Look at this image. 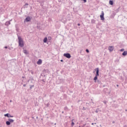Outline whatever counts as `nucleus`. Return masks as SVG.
<instances>
[{"label":"nucleus","instance_id":"1","mask_svg":"<svg viewBox=\"0 0 127 127\" xmlns=\"http://www.w3.org/2000/svg\"><path fill=\"white\" fill-rule=\"evenodd\" d=\"M18 42H19V46L20 47H23L24 46V44H23V40L20 36H18Z\"/></svg>","mask_w":127,"mask_h":127},{"label":"nucleus","instance_id":"2","mask_svg":"<svg viewBox=\"0 0 127 127\" xmlns=\"http://www.w3.org/2000/svg\"><path fill=\"white\" fill-rule=\"evenodd\" d=\"M99 72H100V70L99 69V68H96V74L95 75V76L94 78V81L96 82L97 81V79H98V76H99Z\"/></svg>","mask_w":127,"mask_h":127},{"label":"nucleus","instance_id":"3","mask_svg":"<svg viewBox=\"0 0 127 127\" xmlns=\"http://www.w3.org/2000/svg\"><path fill=\"white\" fill-rule=\"evenodd\" d=\"M64 56L66 58H68V59H70V58H71V55H70L69 53L64 54Z\"/></svg>","mask_w":127,"mask_h":127},{"label":"nucleus","instance_id":"4","mask_svg":"<svg viewBox=\"0 0 127 127\" xmlns=\"http://www.w3.org/2000/svg\"><path fill=\"white\" fill-rule=\"evenodd\" d=\"M105 14L104 13V11H102L101 14L100 15V18L101 20H105V17H104V15Z\"/></svg>","mask_w":127,"mask_h":127},{"label":"nucleus","instance_id":"5","mask_svg":"<svg viewBox=\"0 0 127 127\" xmlns=\"http://www.w3.org/2000/svg\"><path fill=\"white\" fill-rule=\"evenodd\" d=\"M31 20V18H30V17L28 16L27 17L25 20H24V22H28L29 21H30Z\"/></svg>","mask_w":127,"mask_h":127},{"label":"nucleus","instance_id":"6","mask_svg":"<svg viewBox=\"0 0 127 127\" xmlns=\"http://www.w3.org/2000/svg\"><path fill=\"white\" fill-rule=\"evenodd\" d=\"M108 49L110 51V52H112V51H113L114 50V47L113 46H110L109 48H108Z\"/></svg>","mask_w":127,"mask_h":127},{"label":"nucleus","instance_id":"7","mask_svg":"<svg viewBox=\"0 0 127 127\" xmlns=\"http://www.w3.org/2000/svg\"><path fill=\"white\" fill-rule=\"evenodd\" d=\"M37 64H38V65H41V64H42V60H41V59L39 60L37 62Z\"/></svg>","mask_w":127,"mask_h":127},{"label":"nucleus","instance_id":"8","mask_svg":"<svg viewBox=\"0 0 127 127\" xmlns=\"http://www.w3.org/2000/svg\"><path fill=\"white\" fill-rule=\"evenodd\" d=\"M4 117H7V118H13V116L9 115L8 114H6L4 115Z\"/></svg>","mask_w":127,"mask_h":127},{"label":"nucleus","instance_id":"9","mask_svg":"<svg viewBox=\"0 0 127 127\" xmlns=\"http://www.w3.org/2000/svg\"><path fill=\"white\" fill-rule=\"evenodd\" d=\"M109 4L113 5L114 4V1L112 0H109Z\"/></svg>","mask_w":127,"mask_h":127},{"label":"nucleus","instance_id":"10","mask_svg":"<svg viewBox=\"0 0 127 127\" xmlns=\"http://www.w3.org/2000/svg\"><path fill=\"white\" fill-rule=\"evenodd\" d=\"M8 122L10 123H13L14 122V120L11 119H8Z\"/></svg>","mask_w":127,"mask_h":127},{"label":"nucleus","instance_id":"11","mask_svg":"<svg viewBox=\"0 0 127 127\" xmlns=\"http://www.w3.org/2000/svg\"><path fill=\"white\" fill-rule=\"evenodd\" d=\"M122 55H123V56H126V55H127V51L124 52Z\"/></svg>","mask_w":127,"mask_h":127},{"label":"nucleus","instance_id":"12","mask_svg":"<svg viewBox=\"0 0 127 127\" xmlns=\"http://www.w3.org/2000/svg\"><path fill=\"white\" fill-rule=\"evenodd\" d=\"M28 6V3H26L25 5H24L23 7L24 8H27Z\"/></svg>","mask_w":127,"mask_h":127},{"label":"nucleus","instance_id":"13","mask_svg":"<svg viewBox=\"0 0 127 127\" xmlns=\"http://www.w3.org/2000/svg\"><path fill=\"white\" fill-rule=\"evenodd\" d=\"M10 24V21H7L5 23V25H9Z\"/></svg>","mask_w":127,"mask_h":127},{"label":"nucleus","instance_id":"14","mask_svg":"<svg viewBox=\"0 0 127 127\" xmlns=\"http://www.w3.org/2000/svg\"><path fill=\"white\" fill-rule=\"evenodd\" d=\"M43 42H44V43H46V42H47V38L45 37L44 39Z\"/></svg>","mask_w":127,"mask_h":127},{"label":"nucleus","instance_id":"15","mask_svg":"<svg viewBox=\"0 0 127 127\" xmlns=\"http://www.w3.org/2000/svg\"><path fill=\"white\" fill-rule=\"evenodd\" d=\"M23 52L24 53V54H28V53L27 52V51H26V50H24L23 51Z\"/></svg>","mask_w":127,"mask_h":127},{"label":"nucleus","instance_id":"16","mask_svg":"<svg viewBox=\"0 0 127 127\" xmlns=\"http://www.w3.org/2000/svg\"><path fill=\"white\" fill-rule=\"evenodd\" d=\"M6 125H7V126H9L10 125V123L9 121H7L6 122Z\"/></svg>","mask_w":127,"mask_h":127},{"label":"nucleus","instance_id":"17","mask_svg":"<svg viewBox=\"0 0 127 127\" xmlns=\"http://www.w3.org/2000/svg\"><path fill=\"white\" fill-rule=\"evenodd\" d=\"M74 122H72L71 123V126L73 127V126H74Z\"/></svg>","mask_w":127,"mask_h":127},{"label":"nucleus","instance_id":"18","mask_svg":"<svg viewBox=\"0 0 127 127\" xmlns=\"http://www.w3.org/2000/svg\"><path fill=\"white\" fill-rule=\"evenodd\" d=\"M86 52L87 53H89V50L86 49Z\"/></svg>","mask_w":127,"mask_h":127},{"label":"nucleus","instance_id":"19","mask_svg":"<svg viewBox=\"0 0 127 127\" xmlns=\"http://www.w3.org/2000/svg\"><path fill=\"white\" fill-rule=\"evenodd\" d=\"M124 50H125L124 49H122L120 50V51H121V52H123V51H124Z\"/></svg>","mask_w":127,"mask_h":127},{"label":"nucleus","instance_id":"20","mask_svg":"<svg viewBox=\"0 0 127 127\" xmlns=\"http://www.w3.org/2000/svg\"><path fill=\"white\" fill-rule=\"evenodd\" d=\"M84 2H87V0H83Z\"/></svg>","mask_w":127,"mask_h":127},{"label":"nucleus","instance_id":"21","mask_svg":"<svg viewBox=\"0 0 127 127\" xmlns=\"http://www.w3.org/2000/svg\"><path fill=\"white\" fill-rule=\"evenodd\" d=\"M31 74H33V71L31 70Z\"/></svg>","mask_w":127,"mask_h":127},{"label":"nucleus","instance_id":"22","mask_svg":"<svg viewBox=\"0 0 127 127\" xmlns=\"http://www.w3.org/2000/svg\"><path fill=\"white\" fill-rule=\"evenodd\" d=\"M67 107H64V110H67Z\"/></svg>","mask_w":127,"mask_h":127},{"label":"nucleus","instance_id":"23","mask_svg":"<svg viewBox=\"0 0 127 127\" xmlns=\"http://www.w3.org/2000/svg\"><path fill=\"white\" fill-rule=\"evenodd\" d=\"M85 126H86V124H83L82 127H85Z\"/></svg>","mask_w":127,"mask_h":127},{"label":"nucleus","instance_id":"24","mask_svg":"<svg viewBox=\"0 0 127 127\" xmlns=\"http://www.w3.org/2000/svg\"><path fill=\"white\" fill-rule=\"evenodd\" d=\"M26 86V84H24L23 87H25Z\"/></svg>","mask_w":127,"mask_h":127},{"label":"nucleus","instance_id":"25","mask_svg":"<svg viewBox=\"0 0 127 127\" xmlns=\"http://www.w3.org/2000/svg\"><path fill=\"white\" fill-rule=\"evenodd\" d=\"M61 62H63V60H61Z\"/></svg>","mask_w":127,"mask_h":127},{"label":"nucleus","instance_id":"26","mask_svg":"<svg viewBox=\"0 0 127 127\" xmlns=\"http://www.w3.org/2000/svg\"><path fill=\"white\" fill-rule=\"evenodd\" d=\"M77 25H78V26H80V24H78Z\"/></svg>","mask_w":127,"mask_h":127},{"label":"nucleus","instance_id":"27","mask_svg":"<svg viewBox=\"0 0 127 127\" xmlns=\"http://www.w3.org/2000/svg\"><path fill=\"white\" fill-rule=\"evenodd\" d=\"M4 48L6 49V48H7V47H4Z\"/></svg>","mask_w":127,"mask_h":127},{"label":"nucleus","instance_id":"28","mask_svg":"<svg viewBox=\"0 0 127 127\" xmlns=\"http://www.w3.org/2000/svg\"><path fill=\"white\" fill-rule=\"evenodd\" d=\"M95 112L98 113V111H96Z\"/></svg>","mask_w":127,"mask_h":127},{"label":"nucleus","instance_id":"29","mask_svg":"<svg viewBox=\"0 0 127 127\" xmlns=\"http://www.w3.org/2000/svg\"><path fill=\"white\" fill-rule=\"evenodd\" d=\"M91 125H92V126L94 125V123H92Z\"/></svg>","mask_w":127,"mask_h":127},{"label":"nucleus","instance_id":"30","mask_svg":"<svg viewBox=\"0 0 127 127\" xmlns=\"http://www.w3.org/2000/svg\"><path fill=\"white\" fill-rule=\"evenodd\" d=\"M117 87H119V85H117Z\"/></svg>","mask_w":127,"mask_h":127},{"label":"nucleus","instance_id":"31","mask_svg":"<svg viewBox=\"0 0 127 127\" xmlns=\"http://www.w3.org/2000/svg\"><path fill=\"white\" fill-rule=\"evenodd\" d=\"M104 103L105 104H106V102L104 101Z\"/></svg>","mask_w":127,"mask_h":127},{"label":"nucleus","instance_id":"32","mask_svg":"<svg viewBox=\"0 0 127 127\" xmlns=\"http://www.w3.org/2000/svg\"><path fill=\"white\" fill-rule=\"evenodd\" d=\"M64 113V112H62V114H63Z\"/></svg>","mask_w":127,"mask_h":127},{"label":"nucleus","instance_id":"33","mask_svg":"<svg viewBox=\"0 0 127 127\" xmlns=\"http://www.w3.org/2000/svg\"><path fill=\"white\" fill-rule=\"evenodd\" d=\"M10 103H11V100L10 101Z\"/></svg>","mask_w":127,"mask_h":127},{"label":"nucleus","instance_id":"34","mask_svg":"<svg viewBox=\"0 0 127 127\" xmlns=\"http://www.w3.org/2000/svg\"><path fill=\"white\" fill-rule=\"evenodd\" d=\"M124 127H127V126H125Z\"/></svg>","mask_w":127,"mask_h":127},{"label":"nucleus","instance_id":"35","mask_svg":"<svg viewBox=\"0 0 127 127\" xmlns=\"http://www.w3.org/2000/svg\"><path fill=\"white\" fill-rule=\"evenodd\" d=\"M86 127H89V126H86Z\"/></svg>","mask_w":127,"mask_h":127},{"label":"nucleus","instance_id":"36","mask_svg":"<svg viewBox=\"0 0 127 127\" xmlns=\"http://www.w3.org/2000/svg\"><path fill=\"white\" fill-rule=\"evenodd\" d=\"M32 87H30V88L31 89Z\"/></svg>","mask_w":127,"mask_h":127},{"label":"nucleus","instance_id":"37","mask_svg":"<svg viewBox=\"0 0 127 127\" xmlns=\"http://www.w3.org/2000/svg\"><path fill=\"white\" fill-rule=\"evenodd\" d=\"M32 87H30V88L31 89Z\"/></svg>","mask_w":127,"mask_h":127},{"label":"nucleus","instance_id":"38","mask_svg":"<svg viewBox=\"0 0 127 127\" xmlns=\"http://www.w3.org/2000/svg\"><path fill=\"white\" fill-rule=\"evenodd\" d=\"M127 110H126V112H127Z\"/></svg>","mask_w":127,"mask_h":127}]
</instances>
